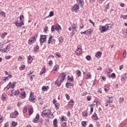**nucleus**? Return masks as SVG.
I'll return each mask as SVG.
<instances>
[{
  "mask_svg": "<svg viewBox=\"0 0 127 127\" xmlns=\"http://www.w3.org/2000/svg\"><path fill=\"white\" fill-rule=\"evenodd\" d=\"M55 30H56V31H57L59 33V31H61V30H62L61 26H60V25H59L58 23H57L55 25L52 26V32H53V31H54Z\"/></svg>",
  "mask_w": 127,
  "mask_h": 127,
  "instance_id": "obj_1",
  "label": "nucleus"
},
{
  "mask_svg": "<svg viewBox=\"0 0 127 127\" xmlns=\"http://www.w3.org/2000/svg\"><path fill=\"white\" fill-rule=\"evenodd\" d=\"M45 41H46V35H41L40 42L41 46L43 45V43H44Z\"/></svg>",
  "mask_w": 127,
  "mask_h": 127,
  "instance_id": "obj_2",
  "label": "nucleus"
},
{
  "mask_svg": "<svg viewBox=\"0 0 127 127\" xmlns=\"http://www.w3.org/2000/svg\"><path fill=\"white\" fill-rule=\"evenodd\" d=\"M29 100L30 102H31L32 103H35V102H36V96L32 95L31 93H30V96Z\"/></svg>",
  "mask_w": 127,
  "mask_h": 127,
  "instance_id": "obj_3",
  "label": "nucleus"
},
{
  "mask_svg": "<svg viewBox=\"0 0 127 127\" xmlns=\"http://www.w3.org/2000/svg\"><path fill=\"white\" fill-rule=\"evenodd\" d=\"M16 116H18V112L17 111H15L14 112L11 113L10 115V117L12 119H15Z\"/></svg>",
  "mask_w": 127,
  "mask_h": 127,
  "instance_id": "obj_4",
  "label": "nucleus"
},
{
  "mask_svg": "<svg viewBox=\"0 0 127 127\" xmlns=\"http://www.w3.org/2000/svg\"><path fill=\"white\" fill-rule=\"evenodd\" d=\"M14 24H15L17 27H21L22 25H24V23L23 22V21H22L19 23L17 22V21H16Z\"/></svg>",
  "mask_w": 127,
  "mask_h": 127,
  "instance_id": "obj_5",
  "label": "nucleus"
},
{
  "mask_svg": "<svg viewBox=\"0 0 127 127\" xmlns=\"http://www.w3.org/2000/svg\"><path fill=\"white\" fill-rule=\"evenodd\" d=\"M99 30L100 31V32L101 33H103V32H106V31H107V28H106V25L100 26Z\"/></svg>",
  "mask_w": 127,
  "mask_h": 127,
  "instance_id": "obj_6",
  "label": "nucleus"
},
{
  "mask_svg": "<svg viewBox=\"0 0 127 127\" xmlns=\"http://www.w3.org/2000/svg\"><path fill=\"white\" fill-rule=\"evenodd\" d=\"M48 113H51V111H50V110H44L41 113L42 117H44L45 116H46V115L49 116Z\"/></svg>",
  "mask_w": 127,
  "mask_h": 127,
  "instance_id": "obj_7",
  "label": "nucleus"
},
{
  "mask_svg": "<svg viewBox=\"0 0 127 127\" xmlns=\"http://www.w3.org/2000/svg\"><path fill=\"white\" fill-rule=\"evenodd\" d=\"M82 51V46L79 45L77 46V49L76 50L75 52L77 55L81 54V52Z\"/></svg>",
  "mask_w": 127,
  "mask_h": 127,
  "instance_id": "obj_8",
  "label": "nucleus"
},
{
  "mask_svg": "<svg viewBox=\"0 0 127 127\" xmlns=\"http://www.w3.org/2000/svg\"><path fill=\"white\" fill-rule=\"evenodd\" d=\"M39 120V114H37L35 118L33 120V122L35 124H36V123H37V122H38Z\"/></svg>",
  "mask_w": 127,
  "mask_h": 127,
  "instance_id": "obj_9",
  "label": "nucleus"
},
{
  "mask_svg": "<svg viewBox=\"0 0 127 127\" xmlns=\"http://www.w3.org/2000/svg\"><path fill=\"white\" fill-rule=\"evenodd\" d=\"M74 102L73 100H70L69 102H68V107L69 108H71L72 109V108H73V106H74Z\"/></svg>",
  "mask_w": 127,
  "mask_h": 127,
  "instance_id": "obj_10",
  "label": "nucleus"
},
{
  "mask_svg": "<svg viewBox=\"0 0 127 127\" xmlns=\"http://www.w3.org/2000/svg\"><path fill=\"white\" fill-rule=\"evenodd\" d=\"M65 78H66V74L64 73H63L61 74V80H60L61 82H64L65 80Z\"/></svg>",
  "mask_w": 127,
  "mask_h": 127,
  "instance_id": "obj_11",
  "label": "nucleus"
},
{
  "mask_svg": "<svg viewBox=\"0 0 127 127\" xmlns=\"http://www.w3.org/2000/svg\"><path fill=\"white\" fill-rule=\"evenodd\" d=\"M79 9V5H74L72 8V11H77Z\"/></svg>",
  "mask_w": 127,
  "mask_h": 127,
  "instance_id": "obj_12",
  "label": "nucleus"
},
{
  "mask_svg": "<svg viewBox=\"0 0 127 127\" xmlns=\"http://www.w3.org/2000/svg\"><path fill=\"white\" fill-rule=\"evenodd\" d=\"M105 27L106 28V30H111V29H112V24H106L105 25Z\"/></svg>",
  "mask_w": 127,
  "mask_h": 127,
  "instance_id": "obj_13",
  "label": "nucleus"
},
{
  "mask_svg": "<svg viewBox=\"0 0 127 127\" xmlns=\"http://www.w3.org/2000/svg\"><path fill=\"white\" fill-rule=\"evenodd\" d=\"M92 120H95L97 121L98 120V116L96 113H94L92 116Z\"/></svg>",
  "mask_w": 127,
  "mask_h": 127,
  "instance_id": "obj_14",
  "label": "nucleus"
},
{
  "mask_svg": "<svg viewBox=\"0 0 127 127\" xmlns=\"http://www.w3.org/2000/svg\"><path fill=\"white\" fill-rule=\"evenodd\" d=\"M49 86H43L42 87V90L43 91V92H45V91H47V90H49Z\"/></svg>",
  "mask_w": 127,
  "mask_h": 127,
  "instance_id": "obj_15",
  "label": "nucleus"
},
{
  "mask_svg": "<svg viewBox=\"0 0 127 127\" xmlns=\"http://www.w3.org/2000/svg\"><path fill=\"white\" fill-rule=\"evenodd\" d=\"M101 56H102V52H98L97 53H96L95 55V57H96V58H100Z\"/></svg>",
  "mask_w": 127,
  "mask_h": 127,
  "instance_id": "obj_16",
  "label": "nucleus"
},
{
  "mask_svg": "<svg viewBox=\"0 0 127 127\" xmlns=\"http://www.w3.org/2000/svg\"><path fill=\"white\" fill-rule=\"evenodd\" d=\"M57 119H55L53 121V125H54V127H58V126L57 125Z\"/></svg>",
  "mask_w": 127,
  "mask_h": 127,
  "instance_id": "obj_17",
  "label": "nucleus"
},
{
  "mask_svg": "<svg viewBox=\"0 0 127 127\" xmlns=\"http://www.w3.org/2000/svg\"><path fill=\"white\" fill-rule=\"evenodd\" d=\"M65 87L66 88H69V87H71V86H73L74 85V84H73V83H69V82H66L65 83Z\"/></svg>",
  "mask_w": 127,
  "mask_h": 127,
  "instance_id": "obj_18",
  "label": "nucleus"
},
{
  "mask_svg": "<svg viewBox=\"0 0 127 127\" xmlns=\"http://www.w3.org/2000/svg\"><path fill=\"white\" fill-rule=\"evenodd\" d=\"M29 115V116H31L32 114H33V109L31 108H29L28 109Z\"/></svg>",
  "mask_w": 127,
  "mask_h": 127,
  "instance_id": "obj_19",
  "label": "nucleus"
},
{
  "mask_svg": "<svg viewBox=\"0 0 127 127\" xmlns=\"http://www.w3.org/2000/svg\"><path fill=\"white\" fill-rule=\"evenodd\" d=\"M12 75H11V74H9L8 76L3 77V81H5L6 80H7V79L8 78L10 79V78H12Z\"/></svg>",
  "mask_w": 127,
  "mask_h": 127,
  "instance_id": "obj_20",
  "label": "nucleus"
},
{
  "mask_svg": "<svg viewBox=\"0 0 127 127\" xmlns=\"http://www.w3.org/2000/svg\"><path fill=\"white\" fill-rule=\"evenodd\" d=\"M6 94L5 93H3L1 95V100L2 101H5V99H6Z\"/></svg>",
  "mask_w": 127,
  "mask_h": 127,
  "instance_id": "obj_21",
  "label": "nucleus"
},
{
  "mask_svg": "<svg viewBox=\"0 0 127 127\" xmlns=\"http://www.w3.org/2000/svg\"><path fill=\"white\" fill-rule=\"evenodd\" d=\"M123 76H124L125 77H122L121 78L122 81H125L127 78V73H124L123 74Z\"/></svg>",
  "mask_w": 127,
  "mask_h": 127,
  "instance_id": "obj_22",
  "label": "nucleus"
},
{
  "mask_svg": "<svg viewBox=\"0 0 127 127\" xmlns=\"http://www.w3.org/2000/svg\"><path fill=\"white\" fill-rule=\"evenodd\" d=\"M34 42H35V41H34V40L32 39V38H31L29 40V44L30 45H31V44H33V43H34Z\"/></svg>",
  "mask_w": 127,
  "mask_h": 127,
  "instance_id": "obj_23",
  "label": "nucleus"
},
{
  "mask_svg": "<svg viewBox=\"0 0 127 127\" xmlns=\"http://www.w3.org/2000/svg\"><path fill=\"white\" fill-rule=\"evenodd\" d=\"M0 15H1L2 17H5V12L3 11H1L0 13Z\"/></svg>",
  "mask_w": 127,
  "mask_h": 127,
  "instance_id": "obj_24",
  "label": "nucleus"
},
{
  "mask_svg": "<svg viewBox=\"0 0 127 127\" xmlns=\"http://www.w3.org/2000/svg\"><path fill=\"white\" fill-rule=\"evenodd\" d=\"M53 15H54V12H53V11H52L50 12V14H49V16H47L46 17V18H47V17H50L51 16H53Z\"/></svg>",
  "mask_w": 127,
  "mask_h": 127,
  "instance_id": "obj_25",
  "label": "nucleus"
},
{
  "mask_svg": "<svg viewBox=\"0 0 127 127\" xmlns=\"http://www.w3.org/2000/svg\"><path fill=\"white\" fill-rule=\"evenodd\" d=\"M21 97L23 99H24V98H25V97H26V93L25 91H23L21 93Z\"/></svg>",
  "mask_w": 127,
  "mask_h": 127,
  "instance_id": "obj_26",
  "label": "nucleus"
},
{
  "mask_svg": "<svg viewBox=\"0 0 127 127\" xmlns=\"http://www.w3.org/2000/svg\"><path fill=\"white\" fill-rule=\"evenodd\" d=\"M109 78H112V79H115V78H116V74L115 73H113L111 75H109Z\"/></svg>",
  "mask_w": 127,
  "mask_h": 127,
  "instance_id": "obj_27",
  "label": "nucleus"
},
{
  "mask_svg": "<svg viewBox=\"0 0 127 127\" xmlns=\"http://www.w3.org/2000/svg\"><path fill=\"white\" fill-rule=\"evenodd\" d=\"M25 69V65H22L21 66L19 67V70L20 71H22V70H24Z\"/></svg>",
  "mask_w": 127,
  "mask_h": 127,
  "instance_id": "obj_28",
  "label": "nucleus"
},
{
  "mask_svg": "<svg viewBox=\"0 0 127 127\" xmlns=\"http://www.w3.org/2000/svg\"><path fill=\"white\" fill-rule=\"evenodd\" d=\"M82 115L83 117H87L88 116V112L87 111H83Z\"/></svg>",
  "mask_w": 127,
  "mask_h": 127,
  "instance_id": "obj_29",
  "label": "nucleus"
},
{
  "mask_svg": "<svg viewBox=\"0 0 127 127\" xmlns=\"http://www.w3.org/2000/svg\"><path fill=\"white\" fill-rule=\"evenodd\" d=\"M120 18H123V19H127V15L121 14Z\"/></svg>",
  "mask_w": 127,
  "mask_h": 127,
  "instance_id": "obj_30",
  "label": "nucleus"
},
{
  "mask_svg": "<svg viewBox=\"0 0 127 127\" xmlns=\"http://www.w3.org/2000/svg\"><path fill=\"white\" fill-rule=\"evenodd\" d=\"M109 3H108L107 5H105V8L104 10L105 12H107V10H108V9H109Z\"/></svg>",
  "mask_w": 127,
  "mask_h": 127,
  "instance_id": "obj_31",
  "label": "nucleus"
},
{
  "mask_svg": "<svg viewBox=\"0 0 127 127\" xmlns=\"http://www.w3.org/2000/svg\"><path fill=\"white\" fill-rule=\"evenodd\" d=\"M91 32H92V29H90L86 30V35H88L89 34H91Z\"/></svg>",
  "mask_w": 127,
  "mask_h": 127,
  "instance_id": "obj_32",
  "label": "nucleus"
},
{
  "mask_svg": "<svg viewBox=\"0 0 127 127\" xmlns=\"http://www.w3.org/2000/svg\"><path fill=\"white\" fill-rule=\"evenodd\" d=\"M11 86V82H9L6 87V89H7V90H9V89H10Z\"/></svg>",
  "mask_w": 127,
  "mask_h": 127,
  "instance_id": "obj_33",
  "label": "nucleus"
},
{
  "mask_svg": "<svg viewBox=\"0 0 127 127\" xmlns=\"http://www.w3.org/2000/svg\"><path fill=\"white\" fill-rule=\"evenodd\" d=\"M104 90H105L106 93H108L109 90H110V88L106 85L105 86Z\"/></svg>",
  "mask_w": 127,
  "mask_h": 127,
  "instance_id": "obj_34",
  "label": "nucleus"
},
{
  "mask_svg": "<svg viewBox=\"0 0 127 127\" xmlns=\"http://www.w3.org/2000/svg\"><path fill=\"white\" fill-rule=\"evenodd\" d=\"M15 84H16V82H13V84L11 83V86H10L11 89H13V88H14V87H15Z\"/></svg>",
  "mask_w": 127,
  "mask_h": 127,
  "instance_id": "obj_35",
  "label": "nucleus"
},
{
  "mask_svg": "<svg viewBox=\"0 0 127 127\" xmlns=\"http://www.w3.org/2000/svg\"><path fill=\"white\" fill-rule=\"evenodd\" d=\"M123 58H126L127 57V51L126 50L124 51L123 55Z\"/></svg>",
  "mask_w": 127,
  "mask_h": 127,
  "instance_id": "obj_36",
  "label": "nucleus"
},
{
  "mask_svg": "<svg viewBox=\"0 0 127 127\" xmlns=\"http://www.w3.org/2000/svg\"><path fill=\"white\" fill-rule=\"evenodd\" d=\"M45 72V68H43L40 71V74L42 75Z\"/></svg>",
  "mask_w": 127,
  "mask_h": 127,
  "instance_id": "obj_37",
  "label": "nucleus"
},
{
  "mask_svg": "<svg viewBox=\"0 0 127 127\" xmlns=\"http://www.w3.org/2000/svg\"><path fill=\"white\" fill-rule=\"evenodd\" d=\"M12 126H13L14 127H16V126H17V122H15L14 121L12 122Z\"/></svg>",
  "mask_w": 127,
  "mask_h": 127,
  "instance_id": "obj_38",
  "label": "nucleus"
},
{
  "mask_svg": "<svg viewBox=\"0 0 127 127\" xmlns=\"http://www.w3.org/2000/svg\"><path fill=\"white\" fill-rule=\"evenodd\" d=\"M111 103H112V101L108 100L105 105V107H108V105H110V104H111Z\"/></svg>",
  "mask_w": 127,
  "mask_h": 127,
  "instance_id": "obj_39",
  "label": "nucleus"
},
{
  "mask_svg": "<svg viewBox=\"0 0 127 127\" xmlns=\"http://www.w3.org/2000/svg\"><path fill=\"white\" fill-rule=\"evenodd\" d=\"M61 121H62V122H63V121L64 122H66V121H67V118L64 116H63L62 118H61Z\"/></svg>",
  "mask_w": 127,
  "mask_h": 127,
  "instance_id": "obj_40",
  "label": "nucleus"
},
{
  "mask_svg": "<svg viewBox=\"0 0 127 127\" xmlns=\"http://www.w3.org/2000/svg\"><path fill=\"white\" fill-rule=\"evenodd\" d=\"M81 125L83 127H85V126L86 125V121H82L81 122Z\"/></svg>",
  "mask_w": 127,
  "mask_h": 127,
  "instance_id": "obj_41",
  "label": "nucleus"
},
{
  "mask_svg": "<svg viewBox=\"0 0 127 127\" xmlns=\"http://www.w3.org/2000/svg\"><path fill=\"white\" fill-rule=\"evenodd\" d=\"M33 60V58H32V57L31 56H29L28 57V61H30Z\"/></svg>",
  "mask_w": 127,
  "mask_h": 127,
  "instance_id": "obj_42",
  "label": "nucleus"
},
{
  "mask_svg": "<svg viewBox=\"0 0 127 127\" xmlns=\"http://www.w3.org/2000/svg\"><path fill=\"white\" fill-rule=\"evenodd\" d=\"M39 49V46H38V45H37L36 47L34 48V51H37V50H38Z\"/></svg>",
  "mask_w": 127,
  "mask_h": 127,
  "instance_id": "obj_43",
  "label": "nucleus"
},
{
  "mask_svg": "<svg viewBox=\"0 0 127 127\" xmlns=\"http://www.w3.org/2000/svg\"><path fill=\"white\" fill-rule=\"evenodd\" d=\"M58 67H59L58 65H56L53 68V71H57V68H58Z\"/></svg>",
  "mask_w": 127,
  "mask_h": 127,
  "instance_id": "obj_44",
  "label": "nucleus"
},
{
  "mask_svg": "<svg viewBox=\"0 0 127 127\" xmlns=\"http://www.w3.org/2000/svg\"><path fill=\"white\" fill-rule=\"evenodd\" d=\"M86 59L88 60V61H90L91 60V56L88 55L86 57Z\"/></svg>",
  "mask_w": 127,
  "mask_h": 127,
  "instance_id": "obj_45",
  "label": "nucleus"
},
{
  "mask_svg": "<svg viewBox=\"0 0 127 127\" xmlns=\"http://www.w3.org/2000/svg\"><path fill=\"white\" fill-rule=\"evenodd\" d=\"M7 48H8V45L6 46V47L4 49H3V50L4 51V53H5V52H6V51H7Z\"/></svg>",
  "mask_w": 127,
  "mask_h": 127,
  "instance_id": "obj_46",
  "label": "nucleus"
},
{
  "mask_svg": "<svg viewBox=\"0 0 127 127\" xmlns=\"http://www.w3.org/2000/svg\"><path fill=\"white\" fill-rule=\"evenodd\" d=\"M18 94H19V91H18V90H16V91H15L14 95H15V96H17V95H18Z\"/></svg>",
  "mask_w": 127,
  "mask_h": 127,
  "instance_id": "obj_47",
  "label": "nucleus"
},
{
  "mask_svg": "<svg viewBox=\"0 0 127 127\" xmlns=\"http://www.w3.org/2000/svg\"><path fill=\"white\" fill-rule=\"evenodd\" d=\"M107 98H108L109 101H111L112 103H113V100L112 99H113V96L110 97V96H108Z\"/></svg>",
  "mask_w": 127,
  "mask_h": 127,
  "instance_id": "obj_48",
  "label": "nucleus"
},
{
  "mask_svg": "<svg viewBox=\"0 0 127 127\" xmlns=\"http://www.w3.org/2000/svg\"><path fill=\"white\" fill-rule=\"evenodd\" d=\"M88 20L89 22H90V23H92V24H93V26H95V22H93V21H92V20L91 19H89Z\"/></svg>",
  "mask_w": 127,
  "mask_h": 127,
  "instance_id": "obj_49",
  "label": "nucleus"
},
{
  "mask_svg": "<svg viewBox=\"0 0 127 127\" xmlns=\"http://www.w3.org/2000/svg\"><path fill=\"white\" fill-rule=\"evenodd\" d=\"M67 124L66 123V122H64L62 125V127H66Z\"/></svg>",
  "mask_w": 127,
  "mask_h": 127,
  "instance_id": "obj_50",
  "label": "nucleus"
},
{
  "mask_svg": "<svg viewBox=\"0 0 127 127\" xmlns=\"http://www.w3.org/2000/svg\"><path fill=\"white\" fill-rule=\"evenodd\" d=\"M55 106L56 107V108L57 109H59L58 108V107H59V103H57L55 104Z\"/></svg>",
  "mask_w": 127,
  "mask_h": 127,
  "instance_id": "obj_51",
  "label": "nucleus"
},
{
  "mask_svg": "<svg viewBox=\"0 0 127 127\" xmlns=\"http://www.w3.org/2000/svg\"><path fill=\"white\" fill-rule=\"evenodd\" d=\"M65 96H66V99L67 100H70V96L67 94H65Z\"/></svg>",
  "mask_w": 127,
  "mask_h": 127,
  "instance_id": "obj_52",
  "label": "nucleus"
},
{
  "mask_svg": "<svg viewBox=\"0 0 127 127\" xmlns=\"http://www.w3.org/2000/svg\"><path fill=\"white\" fill-rule=\"evenodd\" d=\"M68 79L70 80V82H73V81H74V78L73 77V76H72L71 77H69Z\"/></svg>",
  "mask_w": 127,
  "mask_h": 127,
  "instance_id": "obj_53",
  "label": "nucleus"
},
{
  "mask_svg": "<svg viewBox=\"0 0 127 127\" xmlns=\"http://www.w3.org/2000/svg\"><path fill=\"white\" fill-rule=\"evenodd\" d=\"M77 74H78V76H81V71L77 70Z\"/></svg>",
  "mask_w": 127,
  "mask_h": 127,
  "instance_id": "obj_54",
  "label": "nucleus"
},
{
  "mask_svg": "<svg viewBox=\"0 0 127 127\" xmlns=\"http://www.w3.org/2000/svg\"><path fill=\"white\" fill-rule=\"evenodd\" d=\"M22 18H24V16L23 15H21L20 16V20H21V21H22Z\"/></svg>",
  "mask_w": 127,
  "mask_h": 127,
  "instance_id": "obj_55",
  "label": "nucleus"
},
{
  "mask_svg": "<svg viewBox=\"0 0 127 127\" xmlns=\"http://www.w3.org/2000/svg\"><path fill=\"white\" fill-rule=\"evenodd\" d=\"M10 58H11V56H7L5 57V59H6V60H8V59H10Z\"/></svg>",
  "mask_w": 127,
  "mask_h": 127,
  "instance_id": "obj_56",
  "label": "nucleus"
},
{
  "mask_svg": "<svg viewBox=\"0 0 127 127\" xmlns=\"http://www.w3.org/2000/svg\"><path fill=\"white\" fill-rule=\"evenodd\" d=\"M92 77V75H91V74H89L87 75V79H91V77Z\"/></svg>",
  "mask_w": 127,
  "mask_h": 127,
  "instance_id": "obj_57",
  "label": "nucleus"
},
{
  "mask_svg": "<svg viewBox=\"0 0 127 127\" xmlns=\"http://www.w3.org/2000/svg\"><path fill=\"white\" fill-rule=\"evenodd\" d=\"M44 29V32H46V31H47V30L48 29V26L45 27Z\"/></svg>",
  "mask_w": 127,
  "mask_h": 127,
  "instance_id": "obj_58",
  "label": "nucleus"
},
{
  "mask_svg": "<svg viewBox=\"0 0 127 127\" xmlns=\"http://www.w3.org/2000/svg\"><path fill=\"white\" fill-rule=\"evenodd\" d=\"M93 111H94V108L91 107L90 108V115H92V113H93Z\"/></svg>",
  "mask_w": 127,
  "mask_h": 127,
  "instance_id": "obj_59",
  "label": "nucleus"
},
{
  "mask_svg": "<svg viewBox=\"0 0 127 127\" xmlns=\"http://www.w3.org/2000/svg\"><path fill=\"white\" fill-rule=\"evenodd\" d=\"M124 68V64H122V65H120V66H119V69H120V70H122V69H123Z\"/></svg>",
  "mask_w": 127,
  "mask_h": 127,
  "instance_id": "obj_60",
  "label": "nucleus"
},
{
  "mask_svg": "<svg viewBox=\"0 0 127 127\" xmlns=\"http://www.w3.org/2000/svg\"><path fill=\"white\" fill-rule=\"evenodd\" d=\"M92 98L91 97V96H87V101H90L91 100Z\"/></svg>",
  "mask_w": 127,
  "mask_h": 127,
  "instance_id": "obj_61",
  "label": "nucleus"
},
{
  "mask_svg": "<svg viewBox=\"0 0 127 127\" xmlns=\"http://www.w3.org/2000/svg\"><path fill=\"white\" fill-rule=\"evenodd\" d=\"M96 125H97V127H101V125L100 124V123H99V122L96 123Z\"/></svg>",
  "mask_w": 127,
  "mask_h": 127,
  "instance_id": "obj_62",
  "label": "nucleus"
},
{
  "mask_svg": "<svg viewBox=\"0 0 127 127\" xmlns=\"http://www.w3.org/2000/svg\"><path fill=\"white\" fill-rule=\"evenodd\" d=\"M3 127H8V124H7V123H6L4 125Z\"/></svg>",
  "mask_w": 127,
  "mask_h": 127,
  "instance_id": "obj_63",
  "label": "nucleus"
},
{
  "mask_svg": "<svg viewBox=\"0 0 127 127\" xmlns=\"http://www.w3.org/2000/svg\"><path fill=\"white\" fill-rule=\"evenodd\" d=\"M120 127H127L126 124H123V125H120Z\"/></svg>",
  "mask_w": 127,
  "mask_h": 127,
  "instance_id": "obj_64",
  "label": "nucleus"
}]
</instances>
